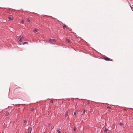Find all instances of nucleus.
Listing matches in <instances>:
<instances>
[{
  "mask_svg": "<svg viewBox=\"0 0 133 133\" xmlns=\"http://www.w3.org/2000/svg\"><path fill=\"white\" fill-rule=\"evenodd\" d=\"M23 37V36L21 37V36H20L18 38V39L19 41H22L24 38H22Z\"/></svg>",
  "mask_w": 133,
  "mask_h": 133,
  "instance_id": "1",
  "label": "nucleus"
},
{
  "mask_svg": "<svg viewBox=\"0 0 133 133\" xmlns=\"http://www.w3.org/2000/svg\"><path fill=\"white\" fill-rule=\"evenodd\" d=\"M29 133H31L32 130V128L31 127H29Z\"/></svg>",
  "mask_w": 133,
  "mask_h": 133,
  "instance_id": "2",
  "label": "nucleus"
},
{
  "mask_svg": "<svg viewBox=\"0 0 133 133\" xmlns=\"http://www.w3.org/2000/svg\"><path fill=\"white\" fill-rule=\"evenodd\" d=\"M104 59L106 61H109L110 59L109 58L106 56H105V57H104Z\"/></svg>",
  "mask_w": 133,
  "mask_h": 133,
  "instance_id": "3",
  "label": "nucleus"
},
{
  "mask_svg": "<svg viewBox=\"0 0 133 133\" xmlns=\"http://www.w3.org/2000/svg\"><path fill=\"white\" fill-rule=\"evenodd\" d=\"M49 41L50 42H55L56 40L55 39H51L49 40Z\"/></svg>",
  "mask_w": 133,
  "mask_h": 133,
  "instance_id": "4",
  "label": "nucleus"
},
{
  "mask_svg": "<svg viewBox=\"0 0 133 133\" xmlns=\"http://www.w3.org/2000/svg\"><path fill=\"white\" fill-rule=\"evenodd\" d=\"M66 41L68 42V43L70 44L71 43V42L69 40V39H66Z\"/></svg>",
  "mask_w": 133,
  "mask_h": 133,
  "instance_id": "5",
  "label": "nucleus"
},
{
  "mask_svg": "<svg viewBox=\"0 0 133 133\" xmlns=\"http://www.w3.org/2000/svg\"><path fill=\"white\" fill-rule=\"evenodd\" d=\"M37 30L36 29H35L33 31L35 33H36V32H37Z\"/></svg>",
  "mask_w": 133,
  "mask_h": 133,
  "instance_id": "6",
  "label": "nucleus"
},
{
  "mask_svg": "<svg viewBox=\"0 0 133 133\" xmlns=\"http://www.w3.org/2000/svg\"><path fill=\"white\" fill-rule=\"evenodd\" d=\"M27 21L28 22L30 23H32L31 22L30 20L29 19H28Z\"/></svg>",
  "mask_w": 133,
  "mask_h": 133,
  "instance_id": "7",
  "label": "nucleus"
},
{
  "mask_svg": "<svg viewBox=\"0 0 133 133\" xmlns=\"http://www.w3.org/2000/svg\"><path fill=\"white\" fill-rule=\"evenodd\" d=\"M68 112H66L65 114V117H66L68 115Z\"/></svg>",
  "mask_w": 133,
  "mask_h": 133,
  "instance_id": "8",
  "label": "nucleus"
},
{
  "mask_svg": "<svg viewBox=\"0 0 133 133\" xmlns=\"http://www.w3.org/2000/svg\"><path fill=\"white\" fill-rule=\"evenodd\" d=\"M123 123L122 122H120V123H119V125L121 126H122V125H123Z\"/></svg>",
  "mask_w": 133,
  "mask_h": 133,
  "instance_id": "9",
  "label": "nucleus"
},
{
  "mask_svg": "<svg viewBox=\"0 0 133 133\" xmlns=\"http://www.w3.org/2000/svg\"><path fill=\"white\" fill-rule=\"evenodd\" d=\"M108 130L107 129H105L104 130V131L106 132H107Z\"/></svg>",
  "mask_w": 133,
  "mask_h": 133,
  "instance_id": "10",
  "label": "nucleus"
},
{
  "mask_svg": "<svg viewBox=\"0 0 133 133\" xmlns=\"http://www.w3.org/2000/svg\"><path fill=\"white\" fill-rule=\"evenodd\" d=\"M9 112H7L5 114V116H8L9 115Z\"/></svg>",
  "mask_w": 133,
  "mask_h": 133,
  "instance_id": "11",
  "label": "nucleus"
},
{
  "mask_svg": "<svg viewBox=\"0 0 133 133\" xmlns=\"http://www.w3.org/2000/svg\"><path fill=\"white\" fill-rule=\"evenodd\" d=\"M28 44V42H24V43H23V45H24V44Z\"/></svg>",
  "mask_w": 133,
  "mask_h": 133,
  "instance_id": "12",
  "label": "nucleus"
},
{
  "mask_svg": "<svg viewBox=\"0 0 133 133\" xmlns=\"http://www.w3.org/2000/svg\"><path fill=\"white\" fill-rule=\"evenodd\" d=\"M85 110H83L82 112V113L83 114H85Z\"/></svg>",
  "mask_w": 133,
  "mask_h": 133,
  "instance_id": "13",
  "label": "nucleus"
},
{
  "mask_svg": "<svg viewBox=\"0 0 133 133\" xmlns=\"http://www.w3.org/2000/svg\"><path fill=\"white\" fill-rule=\"evenodd\" d=\"M21 22L23 24L24 23V20L23 19L21 21Z\"/></svg>",
  "mask_w": 133,
  "mask_h": 133,
  "instance_id": "14",
  "label": "nucleus"
},
{
  "mask_svg": "<svg viewBox=\"0 0 133 133\" xmlns=\"http://www.w3.org/2000/svg\"><path fill=\"white\" fill-rule=\"evenodd\" d=\"M66 27V26L65 25H64L63 26V28L64 29H65Z\"/></svg>",
  "mask_w": 133,
  "mask_h": 133,
  "instance_id": "15",
  "label": "nucleus"
},
{
  "mask_svg": "<svg viewBox=\"0 0 133 133\" xmlns=\"http://www.w3.org/2000/svg\"><path fill=\"white\" fill-rule=\"evenodd\" d=\"M9 19L10 20H12V18L10 17H9Z\"/></svg>",
  "mask_w": 133,
  "mask_h": 133,
  "instance_id": "16",
  "label": "nucleus"
},
{
  "mask_svg": "<svg viewBox=\"0 0 133 133\" xmlns=\"http://www.w3.org/2000/svg\"><path fill=\"white\" fill-rule=\"evenodd\" d=\"M57 132L58 133H60L61 132V131L59 130H58Z\"/></svg>",
  "mask_w": 133,
  "mask_h": 133,
  "instance_id": "17",
  "label": "nucleus"
},
{
  "mask_svg": "<svg viewBox=\"0 0 133 133\" xmlns=\"http://www.w3.org/2000/svg\"><path fill=\"white\" fill-rule=\"evenodd\" d=\"M34 110V109L33 108H32L31 109V111H32Z\"/></svg>",
  "mask_w": 133,
  "mask_h": 133,
  "instance_id": "18",
  "label": "nucleus"
},
{
  "mask_svg": "<svg viewBox=\"0 0 133 133\" xmlns=\"http://www.w3.org/2000/svg\"><path fill=\"white\" fill-rule=\"evenodd\" d=\"M107 108L108 109H110L111 108V107L110 106H108L107 107Z\"/></svg>",
  "mask_w": 133,
  "mask_h": 133,
  "instance_id": "19",
  "label": "nucleus"
},
{
  "mask_svg": "<svg viewBox=\"0 0 133 133\" xmlns=\"http://www.w3.org/2000/svg\"><path fill=\"white\" fill-rule=\"evenodd\" d=\"M68 29L69 30V31H71V30L69 28H68Z\"/></svg>",
  "mask_w": 133,
  "mask_h": 133,
  "instance_id": "20",
  "label": "nucleus"
},
{
  "mask_svg": "<svg viewBox=\"0 0 133 133\" xmlns=\"http://www.w3.org/2000/svg\"><path fill=\"white\" fill-rule=\"evenodd\" d=\"M74 115H76V112H74Z\"/></svg>",
  "mask_w": 133,
  "mask_h": 133,
  "instance_id": "21",
  "label": "nucleus"
},
{
  "mask_svg": "<svg viewBox=\"0 0 133 133\" xmlns=\"http://www.w3.org/2000/svg\"><path fill=\"white\" fill-rule=\"evenodd\" d=\"M53 102V101L52 100H51V101L50 102V103H52Z\"/></svg>",
  "mask_w": 133,
  "mask_h": 133,
  "instance_id": "22",
  "label": "nucleus"
},
{
  "mask_svg": "<svg viewBox=\"0 0 133 133\" xmlns=\"http://www.w3.org/2000/svg\"><path fill=\"white\" fill-rule=\"evenodd\" d=\"M26 122H27L25 120L24 121V123H25Z\"/></svg>",
  "mask_w": 133,
  "mask_h": 133,
  "instance_id": "23",
  "label": "nucleus"
},
{
  "mask_svg": "<svg viewBox=\"0 0 133 133\" xmlns=\"http://www.w3.org/2000/svg\"><path fill=\"white\" fill-rule=\"evenodd\" d=\"M74 131H75L76 130V129L75 128H74Z\"/></svg>",
  "mask_w": 133,
  "mask_h": 133,
  "instance_id": "24",
  "label": "nucleus"
},
{
  "mask_svg": "<svg viewBox=\"0 0 133 133\" xmlns=\"http://www.w3.org/2000/svg\"><path fill=\"white\" fill-rule=\"evenodd\" d=\"M23 104H20V105H22Z\"/></svg>",
  "mask_w": 133,
  "mask_h": 133,
  "instance_id": "25",
  "label": "nucleus"
},
{
  "mask_svg": "<svg viewBox=\"0 0 133 133\" xmlns=\"http://www.w3.org/2000/svg\"><path fill=\"white\" fill-rule=\"evenodd\" d=\"M131 8L132 9V7H131Z\"/></svg>",
  "mask_w": 133,
  "mask_h": 133,
  "instance_id": "26",
  "label": "nucleus"
},
{
  "mask_svg": "<svg viewBox=\"0 0 133 133\" xmlns=\"http://www.w3.org/2000/svg\"><path fill=\"white\" fill-rule=\"evenodd\" d=\"M38 32H37V33H36V34H38Z\"/></svg>",
  "mask_w": 133,
  "mask_h": 133,
  "instance_id": "27",
  "label": "nucleus"
}]
</instances>
